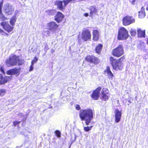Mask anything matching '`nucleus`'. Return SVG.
Instances as JSON below:
<instances>
[{"label": "nucleus", "instance_id": "f257e3e1", "mask_svg": "<svg viewBox=\"0 0 148 148\" xmlns=\"http://www.w3.org/2000/svg\"><path fill=\"white\" fill-rule=\"evenodd\" d=\"M79 116L82 121H85L86 125H88L93 118V112L92 110L87 108L83 109L79 112Z\"/></svg>", "mask_w": 148, "mask_h": 148}, {"label": "nucleus", "instance_id": "f03ea898", "mask_svg": "<svg viewBox=\"0 0 148 148\" xmlns=\"http://www.w3.org/2000/svg\"><path fill=\"white\" fill-rule=\"evenodd\" d=\"M110 61L113 69L117 70H121L123 67L122 63H121L119 60H116L112 57H110Z\"/></svg>", "mask_w": 148, "mask_h": 148}, {"label": "nucleus", "instance_id": "7ed1b4c3", "mask_svg": "<svg viewBox=\"0 0 148 148\" xmlns=\"http://www.w3.org/2000/svg\"><path fill=\"white\" fill-rule=\"evenodd\" d=\"M18 61V56H16L15 55H11L9 57V59L5 61L6 64L8 67H10L16 65Z\"/></svg>", "mask_w": 148, "mask_h": 148}, {"label": "nucleus", "instance_id": "20e7f679", "mask_svg": "<svg viewBox=\"0 0 148 148\" xmlns=\"http://www.w3.org/2000/svg\"><path fill=\"white\" fill-rule=\"evenodd\" d=\"M118 39L119 40H125L128 37V32L124 27L120 28L119 31Z\"/></svg>", "mask_w": 148, "mask_h": 148}, {"label": "nucleus", "instance_id": "39448f33", "mask_svg": "<svg viewBox=\"0 0 148 148\" xmlns=\"http://www.w3.org/2000/svg\"><path fill=\"white\" fill-rule=\"evenodd\" d=\"M123 47L121 45H119L113 51L112 54L117 57H119L124 54Z\"/></svg>", "mask_w": 148, "mask_h": 148}, {"label": "nucleus", "instance_id": "423d86ee", "mask_svg": "<svg viewBox=\"0 0 148 148\" xmlns=\"http://www.w3.org/2000/svg\"><path fill=\"white\" fill-rule=\"evenodd\" d=\"M82 38L85 41L90 39L91 34L90 31L87 29H84L82 32Z\"/></svg>", "mask_w": 148, "mask_h": 148}, {"label": "nucleus", "instance_id": "0eeeda50", "mask_svg": "<svg viewBox=\"0 0 148 148\" xmlns=\"http://www.w3.org/2000/svg\"><path fill=\"white\" fill-rule=\"evenodd\" d=\"M134 22L135 19L132 18L131 17L129 16H126L123 18V23L125 25H128Z\"/></svg>", "mask_w": 148, "mask_h": 148}, {"label": "nucleus", "instance_id": "6e6552de", "mask_svg": "<svg viewBox=\"0 0 148 148\" xmlns=\"http://www.w3.org/2000/svg\"><path fill=\"white\" fill-rule=\"evenodd\" d=\"M86 60L88 62L94 64H98L99 62V60L94 56H87L86 58Z\"/></svg>", "mask_w": 148, "mask_h": 148}, {"label": "nucleus", "instance_id": "1a4fd4ad", "mask_svg": "<svg viewBox=\"0 0 148 148\" xmlns=\"http://www.w3.org/2000/svg\"><path fill=\"white\" fill-rule=\"evenodd\" d=\"M49 29L51 31L54 33L58 27V25L53 21L49 23L47 25Z\"/></svg>", "mask_w": 148, "mask_h": 148}, {"label": "nucleus", "instance_id": "9d476101", "mask_svg": "<svg viewBox=\"0 0 148 148\" xmlns=\"http://www.w3.org/2000/svg\"><path fill=\"white\" fill-rule=\"evenodd\" d=\"M101 89V87L99 86L93 91L91 96V97L93 99L95 100L98 99L100 91Z\"/></svg>", "mask_w": 148, "mask_h": 148}, {"label": "nucleus", "instance_id": "9b49d317", "mask_svg": "<svg viewBox=\"0 0 148 148\" xmlns=\"http://www.w3.org/2000/svg\"><path fill=\"white\" fill-rule=\"evenodd\" d=\"M1 25L3 26L4 29L8 32H11L13 29V27H11L9 24L8 22H3L1 23Z\"/></svg>", "mask_w": 148, "mask_h": 148}, {"label": "nucleus", "instance_id": "f8f14e48", "mask_svg": "<svg viewBox=\"0 0 148 148\" xmlns=\"http://www.w3.org/2000/svg\"><path fill=\"white\" fill-rule=\"evenodd\" d=\"M115 122L116 123H119L121 120V113L118 109H116L114 111Z\"/></svg>", "mask_w": 148, "mask_h": 148}, {"label": "nucleus", "instance_id": "ddd939ff", "mask_svg": "<svg viewBox=\"0 0 148 148\" xmlns=\"http://www.w3.org/2000/svg\"><path fill=\"white\" fill-rule=\"evenodd\" d=\"M64 17V15L61 12H58L55 17V20L59 23L62 21Z\"/></svg>", "mask_w": 148, "mask_h": 148}, {"label": "nucleus", "instance_id": "4468645a", "mask_svg": "<svg viewBox=\"0 0 148 148\" xmlns=\"http://www.w3.org/2000/svg\"><path fill=\"white\" fill-rule=\"evenodd\" d=\"M10 79V77L5 76L3 77L2 74H0V85L4 84Z\"/></svg>", "mask_w": 148, "mask_h": 148}, {"label": "nucleus", "instance_id": "2eb2a0df", "mask_svg": "<svg viewBox=\"0 0 148 148\" xmlns=\"http://www.w3.org/2000/svg\"><path fill=\"white\" fill-rule=\"evenodd\" d=\"M104 72L107 73L108 77L109 79H112L113 77V74L111 71L110 68L109 66L107 67L106 69Z\"/></svg>", "mask_w": 148, "mask_h": 148}, {"label": "nucleus", "instance_id": "dca6fc26", "mask_svg": "<svg viewBox=\"0 0 148 148\" xmlns=\"http://www.w3.org/2000/svg\"><path fill=\"white\" fill-rule=\"evenodd\" d=\"M137 32L139 37L144 38L145 36V30L143 31L140 28H138Z\"/></svg>", "mask_w": 148, "mask_h": 148}, {"label": "nucleus", "instance_id": "f3484780", "mask_svg": "<svg viewBox=\"0 0 148 148\" xmlns=\"http://www.w3.org/2000/svg\"><path fill=\"white\" fill-rule=\"evenodd\" d=\"M18 72V69L15 68L7 72V74L8 75H13L17 73Z\"/></svg>", "mask_w": 148, "mask_h": 148}, {"label": "nucleus", "instance_id": "a211bd4d", "mask_svg": "<svg viewBox=\"0 0 148 148\" xmlns=\"http://www.w3.org/2000/svg\"><path fill=\"white\" fill-rule=\"evenodd\" d=\"M63 2L62 1H56L54 3V5L57 6V8L60 9H63Z\"/></svg>", "mask_w": 148, "mask_h": 148}, {"label": "nucleus", "instance_id": "6ab92c4d", "mask_svg": "<svg viewBox=\"0 0 148 148\" xmlns=\"http://www.w3.org/2000/svg\"><path fill=\"white\" fill-rule=\"evenodd\" d=\"M93 39L95 41L97 40L99 38L98 31L97 30H94L93 32Z\"/></svg>", "mask_w": 148, "mask_h": 148}, {"label": "nucleus", "instance_id": "aec40b11", "mask_svg": "<svg viewBox=\"0 0 148 148\" xmlns=\"http://www.w3.org/2000/svg\"><path fill=\"white\" fill-rule=\"evenodd\" d=\"M138 48L144 51L145 50V43L143 41H140L138 45Z\"/></svg>", "mask_w": 148, "mask_h": 148}, {"label": "nucleus", "instance_id": "412c9836", "mask_svg": "<svg viewBox=\"0 0 148 148\" xmlns=\"http://www.w3.org/2000/svg\"><path fill=\"white\" fill-rule=\"evenodd\" d=\"M145 15V10H141L138 12V17L140 18H144Z\"/></svg>", "mask_w": 148, "mask_h": 148}, {"label": "nucleus", "instance_id": "4be33fe9", "mask_svg": "<svg viewBox=\"0 0 148 148\" xmlns=\"http://www.w3.org/2000/svg\"><path fill=\"white\" fill-rule=\"evenodd\" d=\"M103 47V45L100 44H99L96 47L95 51L97 53H100L101 52Z\"/></svg>", "mask_w": 148, "mask_h": 148}, {"label": "nucleus", "instance_id": "5701e85b", "mask_svg": "<svg viewBox=\"0 0 148 148\" xmlns=\"http://www.w3.org/2000/svg\"><path fill=\"white\" fill-rule=\"evenodd\" d=\"M101 96L102 101H106L108 99L109 94H101Z\"/></svg>", "mask_w": 148, "mask_h": 148}, {"label": "nucleus", "instance_id": "b1692460", "mask_svg": "<svg viewBox=\"0 0 148 148\" xmlns=\"http://www.w3.org/2000/svg\"><path fill=\"white\" fill-rule=\"evenodd\" d=\"M4 9H11L12 8L11 5L9 3H7L4 5Z\"/></svg>", "mask_w": 148, "mask_h": 148}, {"label": "nucleus", "instance_id": "393cba45", "mask_svg": "<svg viewBox=\"0 0 148 148\" xmlns=\"http://www.w3.org/2000/svg\"><path fill=\"white\" fill-rule=\"evenodd\" d=\"M6 18L4 17L2 14L1 10H0V21H4L6 20Z\"/></svg>", "mask_w": 148, "mask_h": 148}, {"label": "nucleus", "instance_id": "a878e982", "mask_svg": "<svg viewBox=\"0 0 148 148\" xmlns=\"http://www.w3.org/2000/svg\"><path fill=\"white\" fill-rule=\"evenodd\" d=\"M131 3L132 5H137L139 3L138 0H129Z\"/></svg>", "mask_w": 148, "mask_h": 148}, {"label": "nucleus", "instance_id": "bb28decb", "mask_svg": "<svg viewBox=\"0 0 148 148\" xmlns=\"http://www.w3.org/2000/svg\"><path fill=\"white\" fill-rule=\"evenodd\" d=\"M23 116V115L22 114H19V116H21V118L20 119H21L23 121V123H25V121L26 119V115L23 116V118L21 116ZM20 118V117H19V119ZM20 119H19V120Z\"/></svg>", "mask_w": 148, "mask_h": 148}, {"label": "nucleus", "instance_id": "cd10ccee", "mask_svg": "<svg viewBox=\"0 0 148 148\" xmlns=\"http://www.w3.org/2000/svg\"><path fill=\"white\" fill-rule=\"evenodd\" d=\"M16 21V17L14 16L10 20V23L11 25H13Z\"/></svg>", "mask_w": 148, "mask_h": 148}, {"label": "nucleus", "instance_id": "c85d7f7f", "mask_svg": "<svg viewBox=\"0 0 148 148\" xmlns=\"http://www.w3.org/2000/svg\"><path fill=\"white\" fill-rule=\"evenodd\" d=\"M6 91L5 89H0V96H3L6 93Z\"/></svg>", "mask_w": 148, "mask_h": 148}, {"label": "nucleus", "instance_id": "c756f323", "mask_svg": "<svg viewBox=\"0 0 148 148\" xmlns=\"http://www.w3.org/2000/svg\"><path fill=\"white\" fill-rule=\"evenodd\" d=\"M55 10H48L46 11V13L49 15H53Z\"/></svg>", "mask_w": 148, "mask_h": 148}, {"label": "nucleus", "instance_id": "7c9ffc66", "mask_svg": "<svg viewBox=\"0 0 148 148\" xmlns=\"http://www.w3.org/2000/svg\"><path fill=\"white\" fill-rule=\"evenodd\" d=\"M75 0H64L63 2L64 3V5L65 6L69 3L72 1H74Z\"/></svg>", "mask_w": 148, "mask_h": 148}, {"label": "nucleus", "instance_id": "2f4dec72", "mask_svg": "<svg viewBox=\"0 0 148 148\" xmlns=\"http://www.w3.org/2000/svg\"><path fill=\"white\" fill-rule=\"evenodd\" d=\"M108 92L109 91L108 89L106 88H103L101 92V94H108Z\"/></svg>", "mask_w": 148, "mask_h": 148}, {"label": "nucleus", "instance_id": "473e14b6", "mask_svg": "<svg viewBox=\"0 0 148 148\" xmlns=\"http://www.w3.org/2000/svg\"><path fill=\"white\" fill-rule=\"evenodd\" d=\"M92 127V126L90 127H84V130L85 131L88 132L91 129Z\"/></svg>", "mask_w": 148, "mask_h": 148}, {"label": "nucleus", "instance_id": "72a5a7b5", "mask_svg": "<svg viewBox=\"0 0 148 148\" xmlns=\"http://www.w3.org/2000/svg\"><path fill=\"white\" fill-rule=\"evenodd\" d=\"M130 33L132 36H134L136 34V30L134 29H131L130 31Z\"/></svg>", "mask_w": 148, "mask_h": 148}, {"label": "nucleus", "instance_id": "f704fd0d", "mask_svg": "<svg viewBox=\"0 0 148 148\" xmlns=\"http://www.w3.org/2000/svg\"><path fill=\"white\" fill-rule=\"evenodd\" d=\"M38 60V59L37 58V57L35 56L34 59H33L32 61L31 64L34 65V63L36 62Z\"/></svg>", "mask_w": 148, "mask_h": 148}, {"label": "nucleus", "instance_id": "c9c22d12", "mask_svg": "<svg viewBox=\"0 0 148 148\" xmlns=\"http://www.w3.org/2000/svg\"><path fill=\"white\" fill-rule=\"evenodd\" d=\"M5 10V12L8 15L11 14L13 12L12 10Z\"/></svg>", "mask_w": 148, "mask_h": 148}, {"label": "nucleus", "instance_id": "e433bc0d", "mask_svg": "<svg viewBox=\"0 0 148 148\" xmlns=\"http://www.w3.org/2000/svg\"><path fill=\"white\" fill-rule=\"evenodd\" d=\"M43 33V34L47 36H49L50 32L48 30H47V31L44 32Z\"/></svg>", "mask_w": 148, "mask_h": 148}, {"label": "nucleus", "instance_id": "4c0bfd02", "mask_svg": "<svg viewBox=\"0 0 148 148\" xmlns=\"http://www.w3.org/2000/svg\"><path fill=\"white\" fill-rule=\"evenodd\" d=\"M55 133L56 136L58 137H60V136L61 133L59 131H56L55 132Z\"/></svg>", "mask_w": 148, "mask_h": 148}, {"label": "nucleus", "instance_id": "58836bf2", "mask_svg": "<svg viewBox=\"0 0 148 148\" xmlns=\"http://www.w3.org/2000/svg\"><path fill=\"white\" fill-rule=\"evenodd\" d=\"M75 108L77 110H80L81 107L79 105L76 104L75 106Z\"/></svg>", "mask_w": 148, "mask_h": 148}, {"label": "nucleus", "instance_id": "ea45409f", "mask_svg": "<svg viewBox=\"0 0 148 148\" xmlns=\"http://www.w3.org/2000/svg\"><path fill=\"white\" fill-rule=\"evenodd\" d=\"M125 58L124 56L122 57L121 58H120L119 59L117 60H119V61L121 63H122V62L123 61V60Z\"/></svg>", "mask_w": 148, "mask_h": 148}, {"label": "nucleus", "instance_id": "a19ab883", "mask_svg": "<svg viewBox=\"0 0 148 148\" xmlns=\"http://www.w3.org/2000/svg\"><path fill=\"white\" fill-rule=\"evenodd\" d=\"M13 124H14V125L15 126L18 127V122L17 121H14L13 122Z\"/></svg>", "mask_w": 148, "mask_h": 148}, {"label": "nucleus", "instance_id": "79ce46f5", "mask_svg": "<svg viewBox=\"0 0 148 148\" xmlns=\"http://www.w3.org/2000/svg\"><path fill=\"white\" fill-rule=\"evenodd\" d=\"M34 65L31 64L30 67V68H29V71H32V70H33L34 69V67H33Z\"/></svg>", "mask_w": 148, "mask_h": 148}, {"label": "nucleus", "instance_id": "37998d69", "mask_svg": "<svg viewBox=\"0 0 148 148\" xmlns=\"http://www.w3.org/2000/svg\"><path fill=\"white\" fill-rule=\"evenodd\" d=\"M0 34H1L2 35H5V34H6L4 32V31L0 29Z\"/></svg>", "mask_w": 148, "mask_h": 148}, {"label": "nucleus", "instance_id": "c03bdc74", "mask_svg": "<svg viewBox=\"0 0 148 148\" xmlns=\"http://www.w3.org/2000/svg\"><path fill=\"white\" fill-rule=\"evenodd\" d=\"M3 1H2L0 3V9H1L3 5Z\"/></svg>", "mask_w": 148, "mask_h": 148}, {"label": "nucleus", "instance_id": "a18cd8bd", "mask_svg": "<svg viewBox=\"0 0 148 148\" xmlns=\"http://www.w3.org/2000/svg\"><path fill=\"white\" fill-rule=\"evenodd\" d=\"M0 70L2 72V73H4V70L3 69L2 67L1 68Z\"/></svg>", "mask_w": 148, "mask_h": 148}, {"label": "nucleus", "instance_id": "49530a36", "mask_svg": "<svg viewBox=\"0 0 148 148\" xmlns=\"http://www.w3.org/2000/svg\"><path fill=\"white\" fill-rule=\"evenodd\" d=\"M84 16L87 17L88 16V13H85L84 14Z\"/></svg>", "mask_w": 148, "mask_h": 148}, {"label": "nucleus", "instance_id": "de8ad7c7", "mask_svg": "<svg viewBox=\"0 0 148 148\" xmlns=\"http://www.w3.org/2000/svg\"><path fill=\"white\" fill-rule=\"evenodd\" d=\"M24 61L23 60V61H22V62L21 63H20V60H19V65H21L22 64H23V63H24Z\"/></svg>", "mask_w": 148, "mask_h": 148}, {"label": "nucleus", "instance_id": "09e8293b", "mask_svg": "<svg viewBox=\"0 0 148 148\" xmlns=\"http://www.w3.org/2000/svg\"><path fill=\"white\" fill-rule=\"evenodd\" d=\"M90 9H95L96 8L95 7L92 6L91 7Z\"/></svg>", "mask_w": 148, "mask_h": 148}, {"label": "nucleus", "instance_id": "8fccbe9b", "mask_svg": "<svg viewBox=\"0 0 148 148\" xmlns=\"http://www.w3.org/2000/svg\"><path fill=\"white\" fill-rule=\"evenodd\" d=\"M147 43L148 44V39H147Z\"/></svg>", "mask_w": 148, "mask_h": 148}, {"label": "nucleus", "instance_id": "3c124183", "mask_svg": "<svg viewBox=\"0 0 148 148\" xmlns=\"http://www.w3.org/2000/svg\"><path fill=\"white\" fill-rule=\"evenodd\" d=\"M78 40H80V38H79V36H78Z\"/></svg>", "mask_w": 148, "mask_h": 148}, {"label": "nucleus", "instance_id": "603ef678", "mask_svg": "<svg viewBox=\"0 0 148 148\" xmlns=\"http://www.w3.org/2000/svg\"><path fill=\"white\" fill-rule=\"evenodd\" d=\"M54 52V51L53 50H52V51H51V52Z\"/></svg>", "mask_w": 148, "mask_h": 148}, {"label": "nucleus", "instance_id": "864d4df0", "mask_svg": "<svg viewBox=\"0 0 148 148\" xmlns=\"http://www.w3.org/2000/svg\"><path fill=\"white\" fill-rule=\"evenodd\" d=\"M76 136H75V140H76Z\"/></svg>", "mask_w": 148, "mask_h": 148}, {"label": "nucleus", "instance_id": "5fc2aeb1", "mask_svg": "<svg viewBox=\"0 0 148 148\" xmlns=\"http://www.w3.org/2000/svg\"><path fill=\"white\" fill-rule=\"evenodd\" d=\"M20 121H19V124L20 123Z\"/></svg>", "mask_w": 148, "mask_h": 148}, {"label": "nucleus", "instance_id": "6e6d98bb", "mask_svg": "<svg viewBox=\"0 0 148 148\" xmlns=\"http://www.w3.org/2000/svg\"><path fill=\"white\" fill-rule=\"evenodd\" d=\"M143 8V7H142V8H141V9H142Z\"/></svg>", "mask_w": 148, "mask_h": 148}, {"label": "nucleus", "instance_id": "4d7b16f0", "mask_svg": "<svg viewBox=\"0 0 148 148\" xmlns=\"http://www.w3.org/2000/svg\"><path fill=\"white\" fill-rule=\"evenodd\" d=\"M91 148L90 147V148Z\"/></svg>", "mask_w": 148, "mask_h": 148}]
</instances>
